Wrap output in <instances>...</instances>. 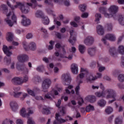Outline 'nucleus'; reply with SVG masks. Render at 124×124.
I'll return each instance as SVG.
<instances>
[{
    "label": "nucleus",
    "mask_w": 124,
    "mask_h": 124,
    "mask_svg": "<svg viewBox=\"0 0 124 124\" xmlns=\"http://www.w3.org/2000/svg\"><path fill=\"white\" fill-rule=\"evenodd\" d=\"M31 3H27V5H29V6H31V8H35L37 6H38V7H42V5H38L37 4V2L36 1V0H31Z\"/></svg>",
    "instance_id": "obj_15"
},
{
    "label": "nucleus",
    "mask_w": 124,
    "mask_h": 124,
    "mask_svg": "<svg viewBox=\"0 0 124 124\" xmlns=\"http://www.w3.org/2000/svg\"><path fill=\"white\" fill-rule=\"evenodd\" d=\"M95 22H96V24H98L99 23V19L101 18V15L100 14H96L95 15Z\"/></svg>",
    "instance_id": "obj_42"
},
{
    "label": "nucleus",
    "mask_w": 124,
    "mask_h": 124,
    "mask_svg": "<svg viewBox=\"0 0 124 124\" xmlns=\"http://www.w3.org/2000/svg\"><path fill=\"white\" fill-rule=\"evenodd\" d=\"M22 95V92H14V96L16 98L20 97Z\"/></svg>",
    "instance_id": "obj_47"
},
{
    "label": "nucleus",
    "mask_w": 124,
    "mask_h": 124,
    "mask_svg": "<svg viewBox=\"0 0 124 124\" xmlns=\"http://www.w3.org/2000/svg\"><path fill=\"white\" fill-rule=\"evenodd\" d=\"M94 42V40H93V38L89 36L85 39L84 43L85 45H87V46H91V45H93Z\"/></svg>",
    "instance_id": "obj_10"
},
{
    "label": "nucleus",
    "mask_w": 124,
    "mask_h": 124,
    "mask_svg": "<svg viewBox=\"0 0 124 124\" xmlns=\"http://www.w3.org/2000/svg\"><path fill=\"white\" fill-rule=\"evenodd\" d=\"M0 8L4 14H7V12H8V8H7L6 5L2 4L0 5Z\"/></svg>",
    "instance_id": "obj_23"
},
{
    "label": "nucleus",
    "mask_w": 124,
    "mask_h": 124,
    "mask_svg": "<svg viewBox=\"0 0 124 124\" xmlns=\"http://www.w3.org/2000/svg\"><path fill=\"white\" fill-rule=\"evenodd\" d=\"M106 28H107V29L108 31H111L112 29H113V27L112 26V24L111 23L107 24Z\"/></svg>",
    "instance_id": "obj_53"
},
{
    "label": "nucleus",
    "mask_w": 124,
    "mask_h": 124,
    "mask_svg": "<svg viewBox=\"0 0 124 124\" xmlns=\"http://www.w3.org/2000/svg\"><path fill=\"white\" fill-rule=\"evenodd\" d=\"M117 86H118V88H119V89H120L121 90L124 89V84H122L121 83H118Z\"/></svg>",
    "instance_id": "obj_63"
},
{
    "label": "nucleus",
    "mask_w": 124,
    "mask_h": 124,
    "mask_svg": "<svg viewBox=\"0 0 124 124\" xmlns=\"http://www.w3.org/2000/svg\"><path fill=\"white\" fill-rule=\"evenodd\" d=\"M105 112L108 115H109L113 112V108L111 107H107L105 109Z\"/></svg>",
    "instance_id": "obj_38"
},
{
    "label": "nucleus",
    "mask_w": 124,
    "mask_h": 124,
    "mask_svg": "<svg viewBox=\"0 0 124 124\" xmlns=\"http://www.w3.org/2000/svg\"><path fill=\"white\" fill-rule=\"evenodd\" d=\"M4 62H5L6 64L7 65L10 64L11 63V58H7V57L4 58Z\"/></svg>",
    "instance_id": "obj_44"
},
{
    "label": "nucleus",
    "mask_w": 124,
    "mask_h": 124,
    "mask_svg": "<svg viewBox=\"0 0 124 124\" xmlns=\"http://www.w3.org/2000/svg\"><path fill=\"white\" fill-rule=\"evenodd\" d=\"M73 30H71L69 32L70 34V39L69 40V42L73 46L74 45L75 42H76V36H73Z\"/></svg>",
    "instance_id": "obj_12"
},
{
    "label": "nucleus",
    "mask_w": 124,
    "mask_h": 124,
    "mask_svg": "<svg viewBox=\"0 0 124 124\" xmlns=\"http://www.w3.org/2000/svg\"><path fill=\"white\" fill-rule=\"evenodd\" d=\"M122 62H121V66L122 67H124V57L122 56Z\"/></svg>",
    "instance_id": "obj_64"
},
{
    "label": "nucleus",
    "mask_w": 124,
    "mask_h": 124,
    "mask_svg": "<svg viewBox=\"0 0 124 124\" xmlns=\"http://www.w3.org/2000/svg\"><path fill=\"white\" fill-rule=\"evenodd\" d=\"M54 41H50L49 42V44L50 45L48 46V50H52L53 48V46H54Z\"/></svg>",
    "instance_id": "obj_55"
},
{
    "label": "nucleus",
    "mask_w": 124,
    "mask_h": 124,
    "mask_svg": "<svg viewBox=\"0 0 124 124\" xmlns=\"http://www.w3.org/2000/svg\"><path fill=\"white\" fill-rule=\"evenodd\" d=\"M21 78V84H24V83H27L29 81V77L28 76H25L23 78Z\"/></svg>",
    "instance_id": "obj_36"
},
{
    "label": "nucleus",
    "mask_w": 124,
    "mask_h": 124,
    "mask_svg": "<svg viewBox=\"0 0 124 124\" xmlns=\"http://www.w3.org/2000/svg\"><path fill=\"white\" fill-rule=\"evenodd\" d=\"M96 64H97V62L93 61L90 64V67L92 68H94L96 66Z\"/></svg>",
    "instance_id": "obj_51"
},
{
    "label": "nucleus",
    "mask_w": 124,
    "mask_h": 124,
    "mask_svg": "<svg viewBox=\"0 0 124 124\" xmlns=\"http://www.w3.org/2000/svg\"><path fill=\"white\" fill-rule=\"evenodd\" d=\"M88 54L91 57H93L95 54V48H90L88 49Z\"/></svg>",
    "instance_id": "obj_28"
},
{
    "label": "nucleus",
    "mask_w": 124,
    "mask_h": 124,
    "mask_svg": "<svg viewBox=\"0 0 124 124\" xmlns=\"http://www.w3.org/2000/svg\"><path fill=\"white\" fill-rule=\"evenodd\" d=\"M118 21L119 22V24L121 25V26H124V15L119 16Z\"/></svg>",
    "instance_id": "obj_32"
},
{
    "label": "nucleus",
    "mask_w": 124,
    "mask_h": 124,
    "mask_svg": "<svg viewBox=\"0 0 124 124\" xmlns=\"http://www.w3.org/2000/svg\"><path fill=\"white\" fill-rule=\"evenodd\" d=\"M14 36V35H13V33L11 32H8V37H7V41H9V42L12 41V40H13Z\"/></svg>",
    "instance_id": "obj_34"
},
{
    "label": "nucleus",
    "mask_w": 124,
    "mask_h": 124,
    "mask_svg": "<svg viewBox=\"0 0 124 124\" xmlns=\"http://www.w3.org/2000/svg\"><path fill=\"white\" fill-rule=\"evenodd\" d=\"M12 49H14L13 46H11L9 47L5 45L3 46L2 50L5 55H6L7 57H10L12 55V52L10 51Z\"/></svg>",
    "instance_id": "obj_7"
},
{
    "label": "nucleus",
    "mask_w": 124,
    "mask_h": 124,
    "mask_svg": "<svg viewBox=\"0 0 124 124\" xmlns=\"http://www.w3.org/2000/svg\"><path fill=\"white\" fill-rule=\"evenodd\" d=\"M108 52L111 56H114L115 54L117 53V49L115 47H110Z\"/></svg>",
    "instance_id": "obj_29"
},
{
    "label": "nucleus",
    "mask_w": 124,
    "mask_h": 124,
    "mask_svg": "<svg viewBox=\"0 0 124 124\" xmlns=\"http://www.w3.org/2000/svg\"><path fill=\"white\" fill-rule=\"evenodd\" d=\"M115 124H122V123H123V121H122V119H120V117H117L115 119Z\"/></svg>",
    "instance_id": "obj_49"
},
{
    "label": "nucleus",
    "mask_w": 124,
    "mask_h": 124,
    "mask_svg": "<svg viewBox=\"0 0 124 124\" xmlns=\"http://www.w3.org/2000/svg\"><path fill=\"white\" fill-rule=\"evenodd\" d=\"M79 91H80V86L77 85L75 88V92L78 95H79Z\"/></svg>",
    "instance_id": "obj_58"
},
{
    "label": "nucleus",
    "mask_w": 124,
    "mask_h": 124,
    "mask_svg": "<svg viewBox=\"0 0 124 124\" xmlns=\"http://www.w3.org/2000/svg\"><path fill=\"white\" fill-rule=\"evenodd\" d=\"M20 115L23 118H27V113H26V109L24 108H22L21 110Z\"/></svg>",
    "instance_id": "obj_40"
},
{
    "label": "nucleus",
    "mask_w": 124,
    "mask_h": 124,
    "mask_svg": "<svg viewBox=\"0 0 124 124\" xmlns=\"http://www.w3.org/2000/svg\"><path fill=\"white\" fill-rule=\"evenodd\" d=\"M21 17L23 18V20L21 21V24L23 26L27 27V26H30L31 25V20L30 19H27L24 15H22Z\"/></svg>",
    "instance_id": "obj_14"
},
{
    "label": "nucleus",
    "mask_w": 124,
    "mask_h": 124,
    "mask_svg": "<svg viewBox=\"0 0 124 124\" xmlns=\"http://www.w3.org/2000/svg\"><path fill=\"white\" fill-rule=\"evenodd\" d=\"M45 98L52 100L53 98H55V95H54L53 92L50 91L49 93H47L45 95Z\"/></svg>",
    "instance_id": "obj_22"
},
{
    "label": "nucleus",
    "mask_w": 124,
    "mask_h": 124,
    "mask_svg": "<svg viewBox=\"0 0 124 124\" xmlns=\"http://www.w3.org/2000/svg\"><path fill=\"white\" fill-rule=\"evenodd\" d=\"M17 59L20 62H25L28 61L29 57L27 55L21 54L17 57Z\"/></svg>",
    "instance_id": "obj_13"
},
{
    "label": "nucleus",
    "mask_w": 124,
    "mask_h": 124,
    "mask_svg": "<svg viewBox=\"0 0 124 124\" xmlns=\"http://www.w3.org/2000/svg\"><path fill=\"white\" fill-rule=\"evenodd\" d=\"M78 50L81 54H84L86 51V46L83 45H79L78 46Z\"/></svg>",
    "instance_id": "obj_30"
},
{
    "label": "nucleus",
    "mask_w": 124,
    "mask_h": 124,
    "mask_svg": "<svg viewBox=\"0 0 124 124\" xmlns=\"http://www.w3.org/2000/svg\"><path fill=\"white\" fill-rule=\"evenodd\" d=\"M42 21L44 25H49V23H50V20L47 16L43 18Z\"/></svg>",
    "instance_id": "obj_37"
},
{
    "label": "nucleus",
    "mask_w": 124,
    "mask_h": 124,
    "mask_svg": "<svg viewBox=\"0 0 124 124\" xmlns=\"http://www.w3.org/2000/svg\"><path fill=\"white\" fill-rule=\"evenodd\" d=\"M95 94L97 97H105L106 94L105 91H102V92H97L95 93Z\"/></svg>",
    "instance_id": "obj_25"
},
{
    "label": "nucleus",
    "mask_w": 124,
    "mask_h": 124,
    "mask_svg": "<svg viewBox=\"0 0 124 124\" xmlns=\"http://www.w3.org/2000/svg\"><path fill=\"white\" fill-rule=\"evenodd\" d=\"M118 9L119 8L115 5L110 6L108 10L110 12H111V14H115L118 12Z\"/></svg>",
    "instance_id": "obj_19"
},
{
    "label": "nucleus",
    "mask_w": 124,
    "mask_h": 124,
    "mask_svg": "<svg viewBox=\"0 0 124 124\" xmlns=\"http://www.w3.org/2000/svg\"><path fill=\"white\" fill-rule=\"evenodd\" d=\"M28 113H27V118H30V116L31 115H32L33 114V110L31 108H29L28 109Z\"/></svg>",
    "instance_id": "obj_43"
},
{
    "label": "nucleus",
    "mask_w": 124,
    "mask_h": 124,
    "mask_svg": "<svg viewBox=\"0 0 124 124\" xmlns=\"http://www.w3.org/2000/svg\"><path fill=\"white\" fill-rule=\"evenodd\" d=\"M118 79L120 82H124V75L120 74L118 75Z\"/></svg>",
    "instance_id": "obj_46"
},
{
    "label": "nucleus",
    "mask_w": 124,
    "mask_h": 124,
    "mask_svg": "<svg viewBox=\"0 0 124 124\" xmlns=\"http://www.w3.org/2000/svg\"><path fill=\"white\" fill-rule=\"evenodd\" d=\"M96 32L99 35H103L104 34V29L102 26L99 25L96 27Z\"/></svg>",
    "instance_id": "obj_17"
},
{
    "label": "nucleus",
    "mask_w": 124,
    "mask_h": 124,
    "mask_svg": "<svg viewBox=\"0 0 124 124\" xmlns=\"http://www.w3.org/2000/svg\"><path fill=\"white\" fill-rule=\"evenodd\" d=\"M60 113H62V115H65V108L62 107L61 109H60Z\"/></svg>",
    "instance_id": "obj_62"
},
{
    "label": "nucleus",
    "mask_w": 124,
    "mask_h": 124,
    "mask_svg": "<svg viewBox=\"0 0 124 124\" xmlns=\"http://www.w3.org/2000/svg\"><path fill=\"white\" fill-rule=\"evenodd\" d=\"M81 73L79 75V77L80 78V79H83L84 77H85V75H87V73L85 72H81Z\"/></svg>",
    "instance_id": "obj_54"
},
{
    "label": "nucleus",
    "mask_w": 124,
    "mask_h": 124,
    "mask_svg": "<svg viewBox=\"0 0 124 124\" xmlns=\"http://www.w3.org/2000/svg\"><path fill=\"white\" fill-rule=\"evenodd\" d=\"M22 44L26 51H28L29 49L31 51H35L36 50V44L33 42H31L29 45L27 42H23Z\"/></svg>",
    "instance_id": "obj_3"
},
{
    "label": "nucleus",
    "mask_w": 124,
    "mask_h": 124,
    "mask_svg": "<svg viewBox=\"0 0 124 124\" xmlns=\"http://www.w3.org/2000/svg\"><path fill=\"white\" fill-rule=\"evenodd\" d=\"M27 92L28 93L30 94V95H31L32 96H35V93H34V92H33L32 90H28Z\"/></svg>",
    "instance_id": "obj_57"
},
{
    "label": "nucleus",
    "mask_w": 124,
    "mask_h": 124,
    "mask_svg": "<svg viewBox=\"0 0 124 124\" xmlns=\"http://www.w3.org/2000/svg\"><path fill=\"white\" fill-rule=\"evenodd\" d=\"M63 3L65 6H69V5H70V1L69 0H65Z\"/></svg>",
    "instance_id": "obj_60"
},
{
    "label": "nucleus",
    "mask_w": 124,
    "mask_h": 124,
    "mask_svg": "<svg viewBox=\"0 0 124 124\" xmlns=\"http://www.w3.org/2000/svg\"><path fill=\"white\" fill-rule=\"evenodd\" d=\"M99 11L100 13L104 14L105 17H106V18H111L113 17V16L112 15L106 13V11H107V9H106V8L104 7H101L99 8Z\"/></svg>",
    "instance_id": "obj_11"
},
{
    "label": "nucleus",
    "mask_w": 124,
    "mask_h": 124,
    "mask_svg": "<svg viewBox=\"0 0 124 124\" xmlns=\"http://www.w3.org/2000/svg\"><path fill=\"white\" fill-rule=\"evenodd\" d=\"M36 70H37V71H39V72H42V71L44 70V66H43V65L38 66L36 68Z\"/></svg>",
    "instance_id": "obj_52"
},
{
    "label": "nucleus",
    "mask_w": 124,
    "mask_h": 124,
    "mask_svg": "<svg viewBox=\"0 0 124 124\" xmlns=\"http://www.w3.org/2000/svg\"><path fill=\"white\" fill-rule=\"evenodd\" d=\"M71 70L73 74H77V73H78V65L76 63L72 64Z\"/></svg>",
    "instance_id": "obj_18"
},
{
    "label": "nucleus",
    "mask_w": 124,
    "mask_h": 124,
    "mask_svg": "<svg viewBox=\"0 0 124 124\" xmlns=\"http://www.w3.org/2000/svg\"><path fill=\"white\" fill-rule=\"evenodd\" d=\"M62 79L64 81V84L66 86L69 85L71 82V77H70V74L68 73L63 74Z\"/></svg>",
    "instance_id": "obj_8"
},
{
    "label": "nucleus",
    "mask_w": 124,
    "mask_h": 124,
    "mask_svg": "<svg viewBox=\"0 0 124 124\" xmlns=\"http://www.w3.org/2000/svg\"><path fill=\"white\" fill-rule=\"evenodd\" d=\"M16 68L18 70H21V71H24L25 70V68H26V65L25 64H17Z\"/></svg>",
    "instance_id": "obj_31"
},
{
    "label": "nucleus",
    "mask_w": 124,
    "mask_h": 124,
    "mask_svg": "<svg viewBox=\"0 0 124 124\" xmlns=\"http://www.w3.org/2000/svg\"><path fill=\"white\" fill-rule=\"evenodd\" d=\"M118 52L120 55H124V46H120L118 47Z\"/></svg>",
    "instance_id": "obj_35"
},
{
    "label": "nucleus",
    "mask_w": 124,
    "mask_h": 124,
    "mask_svg": "<svg viewBox=\"0 0 124 124\" xmlns=\"http://www.w3.org/2000/svg\"><path fill=\"white\" fill-rule=\"evenodd\" d=\"M10 106L13 111H14V112H16L18 108H19V106H18V104L15 101L11 102L10 103Z\"/></svg>",
    "instance_id": "obj_20"
},
{
    "label": "nucleus",
    "mask_w": 124,
    "mask_h": 124,
    "mask_svg": "<svg viewBox=\"0 0 124 124\" xmlns=\"http://www.w3.org/2000/svg\"><path fill=\"white\" fill-rule=\"evenodd\" d=\"M61 115H60V114L59 113H56L55 115V119L56 120H55L53 122V124H62L63 123H65L66 121H68L67 119V118L69 119V121H72L73 120V118H72L71 117L67 115L66 116L65 119L66 120H64L62 118H60Z\"/></svg>",
    "instance_id": "obj_2"
},
{
    "label": "nucleus",
    "mask_w": 124,
    "mask_h": 124,
    "mask_svg": "<svg viewBox=\"0 0 124 124\" xmlns=\"http://www.w3.org/2000/svg\"><path fill=\"white\" fill-rule=\"evenodd\" d=\"M52 84V81L51 79L49 78H46L45 79L42 84V89L44 93H46L48 92V89L50 88V86Z\"/></svg>",
    "instance_id": "obj_4"
},
{
    "label": "nucleus",
    "mask_w": 124,
    "mask_h": 124,
    "mask_svg": "<svg viewBox=\"0 0 124 124\" xmlns=\"http://www.w3.org/2000/svg\"><path fill=\"white\" fill-rule=\"evenodd\" d=\"M54 55L56 56V57H59L60 56V58H64V56H62V54H60V53H59L58 51L55 52Z\"/></svg>",
    "instance_id": "obj_61"
},
{
    "label": "nucleus",
    "mask_w": 124,
    "mask_h": 124,
    "mask_svg": "<svg viewBox=\"0 0 124 124\" xmlns=\"http://www.w3.org/2000/svg\"><path fill=\"white\" fill-rule=\"evenodd\" d=\"M87 7V6L85 4L83 5H80L79 6V8L82 12H84V11H86V8Z\"/></svg>",
    "instance_id": "obj_45"
},
{
    "label": "nucleus",
    "mask_w": 124,
    "mask_h": 124,
    "mask_svg": "<svg viewBox=\"0 0 124 124\" xmlns=\"http://www.w3.org/2000/svg\"><path fill=\"white\" fill-rule=\"evenodd\" d=\"M10 15H11V12H9L8 14L6 15L7 17V18L5 19V21L9 26V27H13L14 23L11 20H9V17L10 16Z\"/></svg>",
    "instance_id": "obj_21"
},
{
    "label": "nucleus",
    "mask_w": 124,
    "mask_h": 124,
    "mask_svg": "<svg viewBox=\"0 0 124 124\" xmlns=\"http://www.w3.org/2000/svg\"><path fill=\"white\" fill-rule=\"evenodd\" d=\"M97 103L100 107H104L106 105V101L103 99H101L98 101Z\"/></svg>",
    "instance_id": "obj_24"
},
{
    "label": "nucleus",
    "mask_w": 124,
    "mask_h": 124,
    "mask_svg": "<svg viewBox=\"0 0 124 124\" xmlns=\"http://www.w3.org/2000/svg\"><path fill=\"white\" fill-rule=\"evenodd\" d=\"M33 81L34 82V83H35V84H38V83H39V82L41 81V79L39 76H36L33 78Z\"/></svg>",
    "instance_id": "obj_39"
},
{
    "label": "nucleus",
    "mask_w": 124,
    "mask_h": 124,
    "mask_svg": "<svg viewBox=\"0 0 124 124\" xmlns=\"http://www.w3.org/2000/svg\"><path fill=\"white\" fill-rule=\"evenodd\" d=\"M21 95L22 97H20L21 100H24L25 98L28 96V93L22 92Z\"/></svg>",
    "instance_id": "obj_56"
},
{
    "label": "nucleus",
    "mask_w": 124,
    "mask_h": 124,
    "mask_svg": "<svg viewBox=\"0 0 124 124\" xmlns=\"http://www.w3.org/2000/svg\"><path fill=\"white\" fill-rule=\"evenodd\" d=\"M27 119H28V122H27L28 124H34V121L32 119V118L29 117V118H27Z\"/></svg>",
    "instance_id": "obj_50"
},
{
    "label": "nucleus",
    "mask_w": 124,
    "mask_h": 124,
    "mask_svg": "<svg viewBox=\"0 0 124 124\" xmlns=\"http://www.w3.org/2000/svg\"><path fill=\"white\" fill-rule=\"evenodd\" d=\"M94 108L93 106L89 105L86 107V112H90V111H93Z\"/></svg>",
    "instance_id": "obj_41"
},
{
    "label": "nucleus",
    "mask_w": 124,
    "mask_h": 124,
    "mask_svg": "<svg viewBox=\"0 0 124 124\" xmlns=\"http://www.w3.org/2000/svg\"><path fill=\"white\" fill-rule=\"evenodd\" d=\"M21 78L20 77H15L12 79V83L14 85H22V82L21 81Z\"/></svg>",
    "instance_id": "obj_16"
},
{
    "label": "nucleus",
    "mask_w": 124,
    "mask_h": 124,
    "mask_svg": "<svg viewBox=\"0 0 124 124\" xmlns=\"http://www.w3.org/2000/svg\"><path fill=\"white\" fill-rule=\"evenodd\" d=\"M81 72H85L86 73V80H87V82H91L95 80V78L93 77V76L89 74L88 70L84 68H81Z\"/></svg>",
    "instance_id": "obj_9"
},
{
    "label": "nucleus",
    "mask_w": 124,
    "mask_h": 124,
    "mask_svg": "<svg viewBox=\"0 0 124 124\" xmlns=\"http://www.w3.org/2000/svg\"><path fill=\"white\" fill-rule=\"evenodd\" d=\"M42 112L43 114L45 115H48V114H50V110L49 108L47 107H44L43 108V110H42Z\"/></svg>",
    "instance_id": "obj_33"
},
{
    "label": "nucleus",
    "mask_w": 124,
    "mask_h": 124,
    "mask_svg": "<svg viewBox=\"0 0 124 124\" xmlns=\"http://www.w3.org/2000/svg\"><path fill=\"white\" fill-rule=\"evenodd\" d=\"M81 18H88L89 17V13H83L81 14Z\"/></svg>",
    "instance_id": "obj_59"
},
{
    "label": "nucleus",
    "mask_w": 124,
    "mask_h": 124,
    "mask_svg": "<svg viewBox=\"0 0 124 124\" xmlns=\"http://www.w3.org/2000/svg\"><path fill=\"white\" fill-rule=\"evenodd\" d=\"M87 100L91 103H93V102L96 101V98L95 97V96L90 95L87 97Z\"/></svg>",
    "instance_id": "obj_26"
},
{
    "label": "nucleus",
    "mask_w": 124,
    "mask_h": 124,
    "mask_svg": "<svg viewBox=\"0 0 124 124\" xmlns=\"http://www.w3.org/2000/svg\"><path fill=\"white\" fill-rule=\"evenodd\" d=\"M105 94L106 95V98H115L117 97V93L116 91L113 89H108L105 91ZM108 93V94H107Z\"/></svg>",
    "instance_id": "obj_5"
},
{
    "label": "nucleus",
    "mask_w": 124,
    "mask_h": 124,
    "mask_svg": "<svg viewBox=\"0 0 124 124\" xmlns=\"http://www.w3.org/2000/svg\"><path fill=\"white\" fill-rule=\"evenodd\" d=\"M107 40L110 41H115L116 40V36L113 34H107L106 35L105 37L102 39L105 45H109V44L107 43Z\"/></svg>",
    "instance_id": "obj_6"
},
{
    "label": "nucleus",
    "mask_w": 124,
    "mask_h": 124,
    "mask_svg": "<svg viewBox=\"0 0 124 124\" xmlns=\"http://www.w3.org/2000/svg\"><path fill=\"white\" fill-rule=\"evenodd\" d=\"M7 4L8 6H9V7H10V8H11L12 10H14L15 8H17V7H18L19 9H20L22 13H24V14H27V13H29V9L28 7L25 6L23 3L20 2H17L16 5L15 6H11V4H10L9 1H7Z\"/></svg>",
    "instance_id": "obj_1"
},
{
    "label": "nucleus",
    "mask_w": 124,
    "mask_h": 124,
    "mask_svg": "<svg viewBox=\"0 0 124 124\" xmlns=\"http://www.w3.org/2000/svg\"><path fill=\"white\" fill-rule=\"evenodd\" d=\"M43 13L41 11H37L35 14V16L37 18H39V17H41L42 16Z\"/></svg>",
    "instance_id": "obj_48"
},
{
    "label": "nucleus",
    "mask_w": 124,
    "mask_h": 124,
    "mask_svg": "<svg viewBox=\"0 0 124 124\" xmlns=\"http://www.w3.org/2000/svg\"><path fill=\"white\" fill-rule=\"evenodd\" d=\"M97 66L98 68V71L99 72H102V71H104V70L106 69V68L105 66H103L100 62H97Z\"/></svg>",
    "instance_id": "obj_27"
}]
</instances>
